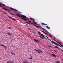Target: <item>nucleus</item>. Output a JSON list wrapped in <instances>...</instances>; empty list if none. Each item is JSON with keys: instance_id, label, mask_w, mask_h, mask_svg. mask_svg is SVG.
I'll use <instances>...</instances> for the list:
<instances>
[{"instance_id": "nucleus-24", "label": "nucleus", "mask_w": 63, "mask_h": 63, "mask_svg": "<svg viewBox=\"0 0 63 63\" xmlns=\"http://www.w3.org/2000/svg\"><path fill=\"white\" fill-rule=\"evenodd\" d=\"M10 10H14V9H13L12 7H11L10 8Z\"/></svg>"}, {"instance_id": "nucleus-50", "label": "nucleus", "mask_w": 63, "mask_h": 63, "mask_svg": "<svg viewBox=\"0 0 63 63\" xmlns=\"http://www.w3.org/2000/svg\"><path fill=\"white\" fill-rule=\"evenodd\" d=\"M45 39H46V40H47V39L46 38H45Z\"/></svg>"}, {"instance_id": "nucleus-37", "label": "nucleus", "mask_w": 63, "mask_h": 63, "mask_svg": "<svg viewBox=\"0 0 63 63\" xmlns=\"http://www.w3.org/2000/svg\"><path fill=\"white\" fill-rule=\"evenodd\" d=\"M33 33H36V34L37 33V32H33Z\"/></svg>"}, {"instance_id": "nucleus-43", "label": "nucleus", "mask_w": 63, "mask_h": 63, "mask_svg": "<svg viewBox=\"0 0 63 63\" xmlns=\"http://www.w3.org/2000/svg\"><path fill=\"white\" fill-rule=\"evenodd\" d=\"M49 40H50V41H51V40H50V39H49Z\"/></svg>"}, {"instance_id": "nucleus-42", "label": "nucleus", "mask_w": 63, "mask_h": 63, "mask_svg": "<svg viewBox=\"0 0 63 63\" xmlns=\"http://www.w3.org/2000/svg\"><path fill=\"white\" fill-rule=\"evenodd\" d=\"M2 5L3 6H5V5L4 4H2Z\"/></svg>"}, {"instance_id": "nucleus-49", "label": "nucleus", "mask_w": 63, "mask_h": 63, "mask_svg": "<svg viewBox=\"0 0 63 63\" xmlns=\"http://www.w3.org/2000/svg\"><path fill=\"white\" fill-rule=\"evenodd\" d=\"M32 32H34L33 31H32Z\"/></svg>"}, {"instance_id": "nucleus-45", "label": "nucleus", "mask_w": 63, "mask_h": 63, "mask_svg": "<svg viewBox=\"0 0 63 63\" xmlns=\"http://www.w3.org/2000/svg\"><path fill=\"white\" fill-rule=\"evenodd\" d=\"M4 14H7V13H6V12H4Z\"/></svg>"}, {"instance_id": "nucleus-46", "label": "nucleus", "mask_w": 63, "mask_h": 63, "mask_svg": "<svg viewBox=\"0 0 63 63\" xmlns=\"http://www.w3.org/2000/svg\"><path fill=\"white\" fill-rule=\"evenodd\" d=\"M54 41H56V42H57L56 40H55V39H54Z\"/></svg>"}, {"instance_id": "nucleus-20", "label": "nucleus", "mask_w": 63, "mask_h": 63, "mask_svg": "<svg viewBox=\"0 0 63 63\" xmlns=\"http://www.w3.org/2000/svg\"><path fill=\"white\" fill-rule=\"evenodd\" d=\"M25 23H27V24H29V25H30V23L27 22H25Z\"/></svg>"}, {"instance_id": "nucleus-26", "label": "nucleus", "mask_w": 63, "mask_h": 63, "mask_svg": "<svg viewBox=\"0 0 63 63\" xmlns=\"http://www.w3.org/2000/svg\"><path fill=\"white\" fill-rule=\"evenodd\" d=\"M56 48H57L58 49H60V48L58 47H56Z\"/></svg>"}, {"instance_id": "nucleus-40", "label": "nucleus", "mask_w": 63, "mask_h": 63, "mask_svg": "<svg viewBox=\"0 0 63 63\" xmlns=\"http://www.w3.org/2000/svg\"><path fill=\"white\" fill-rule=\"evenodd\" d=\"M46 32H47V33H49V32H48L47 31H46Z\"/></svg>"}, {"instance_id": "nucleus-22", "label": "nucleus", "mask_w": 63, "mask_h": 63, "mask_svg": "<svg viewBox=\"0 0 63 63\" xmlns=\"http://www.w3.org/2000/svg\"><path fill=\"white\" fill-rule=\"evenodd\" d=\"M46 27L48 29H50V28H49V27H48V26H46Z\"/></svg>"}, {"instance_id": "nucleus-34", "label": "nucleus", "mask_w": 63, "mask_h": 63, "mask_svg": "<svg viewBox=\"0 0 63 63\" xmlns=\"http://www.w3.org/2000/svg\"><path fill=\"white\" fill-rule=\"evenodd\" d=\"M59 44H60V46H61V44H62L61 43H60H60H59Z\"/></svg>"}, {"instance_id": "nucleus-35", "label": "nucleus", "mask_w": 63, "mask_h": 63, "mask_svg": "<svg viewBox=\"0 0 63 63\" xmlns=\"http://www.w3.org/2000/svg\"><path fill=\"white\" fill-rule=\"evenodd\" d=\"M46 38H48V39H49V38H48V37L47 36H46Z\"/></svg>"}, {"instance_id": "nucleus-13", "label": "nucleus", "mask_w": 63, "mask_h": 63, "mask_svg": "<svg viewBox=\"0 0 63 63\" xmlns=\"http://www.w3.org/2000/svg\"><path fill=\"white\" fill-rule=\"evenodd\" d=\"M41 24L42 25H47V24H45L44 23H41Z\"/></svg>"}, {"instance_id": "nucleus-29", "label": "nucleus", "mask_w": 63, "mask_h": 63, "mask_svg": "<svg viewBox=\"0 0 63 63\" xmlns=\"http://www.w3.org/2000/svg\"><path fill=\"white\" fill-rule=\"evenodd\" d=\"M48 47H51V46H49V45H47Z\"/></svg>"}, {"instance_id": "nucleus-30", "label": "nucleus", "mask_w": 63, "mask_h": 63, "mask_svg": "<svg viewBox=\"0 0 63 63\" xmlns=\"http://www.w3.org/2000/svg\"><path fill=\"white\" fill-rule=\"evenodd\" d=\"M38 33L39 34V35H40V34H41V33H40V32H38Z\"/></svg>"}, {"instance_id": "nucleus-9", "label": "nucleus", "mask_w": 63, "mask_h": 63, "mask_svg": "<svg viewBox=\"0 0 63 63\" xmlns=\"http://www.w3.org/2000/svg\"><path fill=\"white\" fill-rule=\"evenodd\" d=\"M41 34V36H43V38H44V39H46V37H45V35L42 34Z\"/></svg>"}, {"instance_id": "nucleus-39", "label": "nucleus", "mask_w": 63, "mask_h": 63, "mask_svg": "<svg viewBox=\"0 0 63 63\" xmlns=\"http://www.w3.org/2000/svg\"><path fill=\"white\" fill-rule=\"evenodd\" d=\"M9 14H10V15H13V14H11V13H9Z\"/></svg>"}, {"instance_id": "nucleus-10", "label": "nucleus", "mask_w": 63, "mask_h": 63, "mask_svg": "<svg viewBox=\"0 0 63 63\" xmlns=\"http://www.w3.org/2000/svg\"><path fill=\"white\" fill-rule=\"evenodd\" d=\"M33 40L34 41H35V42H39V41L35 39H34Z\"/></svg>"}, {"instance_id": "nucleus-31", "label": "nucleus", "mask_w": 63, "mask_h": 63, "mask_svg": "<svg viewBox=\"0 0 63 63\" xmlns=\"http://www.w3.org/2000/svg\"><path fill=\"white\" fill-rule=\"evenodd\" d=\"M28 22H30V23H31V21H28Z\"/></svg>"}, {"instance_id": "nucleus-25", "label": "nucleus", "mask_w": 63, "mask_h": 63, "mask_svg": "<svg viewBox=\"0 0 63 63\" xmlns=\"http://www.w3.org/2000/svg\"><path fill=\"white\" fill-rule=\"evenodd\" d=\"M49 35L50 36V37H51V38H52V36H51V35H50V34H49Z\"/></svg>"}, {"instance_id": "nucleus-18", "label": "nucleus", "mask_w": 63, "mask_h": 63, "mask_svg": "<svg viewBox=\"0 0 63 63\" xmlns=\"http://www.w3.org/2000/svg\"><path fill=\"white\" fill-rule=\"evenodd\" d=\"M56 45H57V46H59V47H61V45L60 46V45L57 44V43H56Z\"/></svg>"}, {"instance_id": "nucleus-1", "label": "nucleus", "mask_w": 63, "mask_h": 63, "mask_svg": "<svg viewBox=\"0 0 63 63\" xmlns=\"http://www.w3.org/2000/svg\"><path fill=\"white\" fill-rule=\"evenodd\" d=\"M16 15L18 16H19V17H21L22 19H23L24 20H25V21H26L27 20V19H26V16L24 15H20V16L18 14H16Z\"/></svg>"}, {"instance_id": "nucleus-52", "label": "nucleus", "mask_w": 63, "mask_h": 63, "mask_svg": "<svg viewBox=\"0 0 63 63\" xmlns=\"http://www.w3.org/2000/svg\"><path fill=\"white\" fill-rule=\"evenodd\" d=\"M48 40H49V39L48 38Z\"/></svg>"}, {"instance_id": "nucleus-14", "label": "nucleus", "mask_w": 63, "mask_h": 63, "mask_svg": "<svg viewBox=\"0 0 63 63\" xmlns=\"http://www.w3.org/2000/svg\"><path fill=\"white\" fill-rule=\"evenodd\" d=\"M30 19L31 20H33V21H35V20L34 19L32 18H30Z\"/></svg>"}, {"instance_id": "nucleus-17", "label": "nucleus", "mask_w": 63, "mask_h": 63, "mask_svg": "<svg viewBox=\"0 0 63 63\" xmlns=\"http://www.w3.org/2000/svg\"><path fill=\"white\" fill-rule=\"evenodd\" d=\"M56 45H57V46H59V47H61V45L60 46V45L57 44V43H56Z\"/></svg>"}, {"instance_id": "nucleus-28", "label": "nucleus", "mask_w": 63, "mask_h": 63, "mask_svg": "<svg viewBox=\"0 0 63 63\" xmlns=\"http://www.w3.org/2000/svg\"><path fill=\"white\" fill-rule=\"evenodd\" d=\"M31 24H33V25H34V26H35V24H34V22L33 23H31Z\"/></svg>"}, {"instance_id": "nucleus-16", "label": "nucleus", "mask_w": 63, "mask_h": 63, "mask_svg": "<svg viewBox=\"0 0 63 63\" xmlns=\"http://www.w3.org/2000/svg\"><path fill=\"white\" fill-rule=\"evenodd\" d=\"M52 55L53 56H54V57H56V56L55 55H54V54H52Z\"/></svg>"}, {"instance_id": "nucleus-47", "label": "nucleus", "mask_w": 63, "mask_h": 63, "mask_svg": "<svg viewBox=\"0 0 63 63\" xmlns=\"http://www.w3.org/2000/svg\"><path fill=\"white\" fill-rule=\"evenodd\" d=\"M54 51H55V52H56V50H54Z\"/></svg>"}, {"instance_id": "nucleus-27", "label": "nucleus", "mask_w": 63, "mask_h": 63, "mask_svg": "<svg viewBox=\"0 0 63 63\" xmlns=\"http://www.w3.org/2000/svg\"><path fill=\"white\" fill-rule=\"evenodd\" d=\"M39 37H40V38H41V39H44V38L40 36Z\"/></svg>"}, {"instance_id": "nucleus-15", "label": "nucleus", "mask_w": 63, "mask_h": 63, "mask_svg": "<svg viewBox=\"0 0 63 63\" xmlns=\"http://www.w3.org/2000/svg\"><path fill=\"white\" fill-rule=\"evenodd\" d=\"M42 32H43V33H44V34H46V35H47V33H46L44 31H42Z\"/></svg>"}, {"instance_id": "nucleus-32", "label": "nucleus", "mask_w": 63, "mask_h": 63, "mask_svg": "<svg viewBox=\"0 0 63 63\" xmlns=\"http://www.w3.org/2000/svg\"><path fill=\"white\" fill-rule=\"evenodd\" d=\"M2 5L0 3V7H1Z\"/></svg>"}, {"instance_id": "nucleus-2", "label": "nucleus", "mask_w": 63, "mask_h": 63, "mask_svg": "<svg viewBox=\"0 0 63 63\" xmlns=\"http://www.w3.org/2000/svg\"><path fill=\"white\" fill-rule=\"evenodd\" d=\"M34 26L37 28H39V27H40V28H41L42 29V30H44V31H46V30L45 29H44V28H42V27H41L40 26H37L36 25H34Z\"/></svg>"}, {"instance_id": "nucleus-8", "label": "nucleus", "mask_w": 63, "mask_h": 63, "mask_svg": "<svg viewBox=\"0 0 63 63\" xmlns=\"http://www.w3.org/2000/svg\"><path fill=\"white\" fill-rule=\"evenodd\" d=\"M34 50H35V51H37L38 53H39V54H40V53H40V52L38 51V50H37L34 49Z\"/></svg>"}, {"instance_id": "nucleus-53", "label": "nucleus", "mask_w": 63, "mask_h": 63, "mask_svg": "<svg viewBox=\"0 0 63 63\" xmlns=\"http://www.w3.org/2000/svg\"><path fill=\"white\" fill-rule=\"evenodd\" d=\"M19 15H21V14H20V13H19Z\"/></svg>"}, {"instance_id": "nucleus-21", "label": "nucleus", "mask_w": 63, "mask_h": 63, "mask_svg": "<svg viewBox=\"0 0 63 63\" xmlns=\"http://www.w3.org/2000/svg\"><path fill=\"white\" fill-rule=\"evenodd\" d=\"M38 50L39 51H40V52H43V51H42L41 50H40V49H38Z\"/></svg>"}, {"instance_id": "nucleus-7", "label": "nucleus", "mask_w": 63, "mask_h": 63, "mask_svg": "<svg viewBox=\"0 0 63 63\" xmlns=\"http://www.w3.org/2000/svg\"><path fill=\"white\" fill-rule=\"evenodd\" d=\"M3 9H4V10H5V11H6V10H7V11L8 12H10V10H9L6 8H3Z\"/></svg>"}, {"instance_id": "nucleus-12", "label": "nucleus", "mask_w": 63, "mask_h": 63, "mask_svg": "<svg viewBox=\"0 0 63 63\" xmlns=\"http://www.w3.org/2000/svg\"><path fill=\"white\" fill-rule=\"evenodd\" d=\"M0 46H2L3 47H5V48H7V47H6L5 46V45H0Z\"/></svg>"}, {"instance_id": "nucleus-33", "label": "nucleus", "mask_w": 63, "mask_h": 63, "mask_svg": "<svg viewBox=\"0 0 63 63\" xmlns=\"http://www.w3.org/2000/svg\"><path fill=\"white\" fill-rule=\"evenodd\" d=\"M14 10L15 11H17V10L16 9H14Z\"/></svg>"}, {"instance_id": "nucleus-41", "label": "nucleus", "mask_w": 63, "mask_h": 63, "mask_svg": "<svg viewBox=\"0 0 63 63\" xmlns=\"http://www.w3.org/2000/svg\"><path fill=\"white\" fill-rule=\"evenodd\" d=\"M53 39H55V38L54 37H53Z\"/></svg>"}, {"instance_id": "nucleus-23", "label": "nucleus", "mask_w": 63, "mask_h": 63, "mask_svg": "<svg viewBox=\"0 0 63 63\" xmlns=\"http://www.w3.org/2000/svg\"><path fill=\"white\" fill-rule=\"evenodd\" d=\"M28 59H30V60L32 59V57L31 56V58H29Z\"/></svg>"}, {"instance_id": "nucleus-36", "label": "nucleus", "mask_w": 63, "mask_h": 63, "mask_svg": "<svg viewBox=\"0 0 63 63\" xmlns=\"http://www.w3.org/2000/svg\"><path fill=\"white\" fill-rule=\"evenodd\" d=\"M61 47H63V45H61Z\"/></svg>"}, {"instance_id": "nucleus-38", "label": "nucleus", "mask_w": 63, "mask_h": 63, "mask_svg": "<svg viewBox=\"0 0 63 63\" xmlns=\"http://www.w3.org/2000/svg\"><path fill=\"white\" fill-rule=\"evenodd\" d=\"M60 42H57V43H59Z\"/></svg>"}, {"instance_id": "nucleus-19", "label": "nucleus", "mask_w": 63, "mask_h": 63, "mask_svg": "<svg viewBox=\"0 0 63 63\" xmlns=\"http://www.w3.org/2000/svg\"><path fill=\"white\" fill-rule=\"evenodd\" d=\"M32 22H34V24H37V23H36V22H35V21H33Z\"/></svg>"}, {"instance_id": "nucleus-48", "label": "nucleus", "mask_w": 63, "mask_h": 63, "mask_svg": "<svg viewBox=\"0 0 63 63\" xmlns=\"http://www.w3.org/2000/svg\"><path fill=\"white\" fill-rule=\"evenodd\" d=\"M27 19L28 20H29V19L27 18Z\"/></svg>"}, {"instance_id": "nucleus-11", "label": "nucleus", "mask_w": 63, "mask_h": 63, "mask_svg": "<svg viewBox=\"0 0 63 63\" xmlns=\"http://www.w3.org/2000/svg\"><path fill=\"white\" fill-rule=\"evenodd\" d=\"M7 16L8 17H9V18H10L11 19H12L13 20H14V19L12 17H11V16Z\"/></svg>"}, {"instance_id": "nucleus-6", "label": "nucleus", "mask_w": 63, "mask_h": 63, "mask_svg": "<svg viewBox=\"0 0 63 63\" xmlns=\"http://www.w3.org/2000/svg\"><path fill=\"white\" fill-rule=\"evenodd\" d=\"M51 43H53V44H55L56 45V44L57 43H55V42H54L53 41H51Z\"/></svg>"}, {"instance_id": "nucleus-44", "label": "nucleus", "mask_w": 63, "mask_h": 63, "mask_svg": "<svg viewBox=\"0 0 63 63\" xmlns=\"http://www.w3.org/2000/svg\"><path fill=\"white\" fill-rule=\"evenodd\" d=\"M57 63H60L59 62H58Z\"/></svg>"}, {"instance_id": "nucleus-5", "label": "nucleus", "mask_w": 63, "mask_h": 63, "mask_svg": "<svg viewBox=\"0 0 63 63\" xmlns=\"http://www.w3.org/2000/svg\"><path fill=\"white\" fill-rule=\"evenodd\" d=\"M11 54H12V55H15V54H16V53L14 52H11Z\"/></svg>"}, {"instance_id": "nucleus-51", "label": "nucleus", "mask_w": 63, "mask_h": 63, "mask_svg": "<svg viewBox=\"0 0 63 63\" xmlns=\"http://www.w3.org/2000/svg\"><path fill=\"white\" fill-rule=\"evenodd\" d=\"M3 7V8H5V7Z\"/></svg>"}, {"instance_id": "nucleus-3", "label": "nucleus", "mask_w": 63, "mask_h": 63, "mask_svg": "<svg viewBox=\"0 0 63 63\" xmlns=\"http://www.w3.org/2000/svg\"><path fill=\"white\" fill-rule=\"evenodd\" d=\"M7 63H15V62L12 61H7L6 62Z\"/></svg>"}, {"instance_id": "nucleus-4", "label": "nucleus", "mask_w": 63, "mask_h": 63, "mask_svg": "<svg viewBox=\"0 0 63 63\" xmlns=\"http://www.w3.org/2000/svg\"><path fill=\"white\" fill-rule=\"evenodd\" d=\"M7 34L8 35H10V36H12V34L10 32H8L7 33Z\"/></svg>"}]
</instances>
